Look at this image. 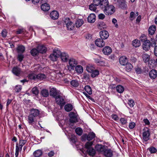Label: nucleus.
Wrapping results in <instances>:
<instances>
[{
    "label": "nucleus",
    "mask_w": 157,
    "mask_h": 157,
    "mask_svg": "<svg viewBox=\"0 0 157 157\" xmlns=\"http://www.w3.org/2000/svg\"><path fill=\"white\" fill-rule=\"evenodd\" d=\"M95 136V134L93 132H91L89 133L87 135L86 134L83 135L82 136V138L83 139L86 138L87 139L88 141H90L94 139Z\"/></svg>",
    "instance_id": "9b49d317"
},
{
    "label": "nucleus",
    "mask_w": 157,
    "mask_h": 157,
    "mask_svg": "<svg viewBox=\"0 0 157 157\" xmlns=\"http://www.w3.org/2000/svg\"><path fill=\"white\" fill-rule=\"evenodd\" d=\"M83 21L82 19H78L77 20L75 23L76 27H80L83 24Z\"/></svg>",
    "instance_id": "cd10ccee"
},
{
    "label": "nucleus",
    "mask_w": 157,
    "mask_h": 157,
    "mask_svg": "<svg viewBox=\"0 0 157 157\" xmlns=\"http://www.w3.org/2000/svg\"><path fill=\"white\" fill-rule=\"evenodd\" d=\"M41 8L44 11H48L50 9L49 5L47 3H43L41 5Z\"/></svg>",
    "instance_id": "393cba45"
},
{
    "label": "nucleus",
    "mask_w": 157,
    "mask_h": 157,
    "mask_svg": "<svg viewBox=\"0 0 157 157\" xmlns=\"http://www.w3.org/2000/svg\"><path fill=\"white\" fill-rule=\"evenodd\" d=\"M149 76L151 79H155L157 77V71L154 69L151 70L149 72Z\"/></svg>",
    "instance_id": "aec40b11"
},
{
    "label": "nucleus",
    "mask_w": 157,
    "mask_h": 157,
    "mask_svg": "<svg viewBox=\"0 0 157 157\" xmlns=\"http://www.w3.org/2000/svg\"><path fill=\"white\" fill-rule=\"evenodd\" d=\"M156 30V27L155 25H152L150 26L148 29L149 33L151 35H153Z\"/></svg>",
    "instance_id": "7c9ffc66"
},
{
    "label": "nucleus",
    "mask_w": 157,
    "mask_h": 157,
    "mask_svg": "<svg viewBox=\"0 0 157 157\" xmlns=\"http://www.w3.org/2000/svg\"><path fill=\"white\" fill-rule=\"evenodd\" d=\"M111 117L115 121H117L119 119V118L117 116L116 114H112L111 115Z\"/></svg>",
    "instance_id": "680f3d73"
},
{
    "label": "nucleus",
    "mask_w": 157,
    "mask_h": 157,
    "mask_svg": "<svg viewBox=\"0 0 157 157\" xmlns=\"http://www.w3.org/2000/svg\"><path fill=\"white\" fill-rule=\"evenodd\" d=\"M71 84L73 87H77L79 85L78 81L76 80H72L71 82Z\"/></svg>",
    "instance_id": "4c0bfd02"
},
{
    "label": "nucleus",
    "mask_w": 157,
    "mask_h": 157,
    "mask_svg": "<svg viewBox=\"0 0 157 157\" xmlns=\"http://www.w3.org/2000/svg\"><path fill=\"white\" fill-rule=\"evenodd\" d=\"M25 30L23 29H19L16 31V33L17 34H22L24 32Z\"/></svg>",
    "instance_id": "e2e57ef3"
},
{
    "label": "nucleus",
    "mask_w": 157,
    "mask_h": 157,
    "mask_svg": "<svg viewBox=\"0 0 157 157\" xmlns=\"http://www.w3.org/2000/svg\"><path fill=\"white\" fill-rule=\"evenodd\" d=\"M90 73H91V76L93 78L96 77L99 74V71L96 69H94L93 71H92Z\"/></svg>",
    "instance_id": "ea45409f"
},
{
    "label": "nucleus",
    "mask_w": 157,
    "mask_h": 157,
    "mask_svg": "<svg viewBox=\"0 0 157 157\" xmlns=\"http://www.w3.org/2000/svg\"><path fill=\"white\" fill-rule=\"evenodd\" d=\"M78 64V62L75 59L73 58H71L69 60V64L68 66V69L71 70H74L76 65Z\"/></svg>",
    "instance_id": "0eeeda50"
},
{
    "label": "nucleus",
    "mask_w": 157,
    "mask_h": 157,
    "mask_svg": "<svg viewBox=\"0 0 157 157\" xmlns=\"http://www.w3.org/2000/svg\"><path fill=\"white\" fill-rule=\"evenodd\" d=\"M128 62L127 59L125 56L121 57L119 58V62L121 65H125L128 63Z\"/></svg>",
    "instance_id": "4be33fe9"
},
{
    "label": "nucleus",
    "mask_w": 157,
    "mask_h": 157,
    "mask_svg": "<svg viewBox=\"0 0 157 157\" xmlns=\"http://www.w3.org/2000/svg\"><path fill=\"white\" fill-rule=\"evenodd\" d=\"M7 34V32L6 29L3 30L2 32V35L3 37H6Z\"/></svg>",
    "instance_id": "69168bd1"
},
{
    "label": "nucleus",
    "mask_w": 157,
    "mask_h": 157,
    "mask_svg": "<svg viewBox=\"0 0 157 157\" xmlns=\"http://www.w3.org/2000/svg\"><path fill=\"white\" fill-rule=\"evenodd\" d=\"M27 141L26 140H20L19 142V148L20 150H22V148L24 145L26 143Z\"/></svg>",
    "instance_id": "473e14b6"
},
{
    "label": "nucleus",
    "mask_w": 157,
    "mask_h": 157,
    "mask_svg": "<svg viewBox=\"0 0 157 157\" xmlns=\"http://www.w3.org/2000/svg\"><path fill=\"white\" fill-rule=\"evenodd\" d=\"M116 89L117 92L120 93H123L124 90V87L120 85L117 86L116 87Z\"/></svg>",
    "instance_id": "e433bc0d"
},
{
    "label": "nucleus",
    "mask_w": 157,
    "mask_h": 157,
    "mask_svg": "<svg viewBox=\"0 0 157 157\" xmlns=\"http://www.w3.org/2000/svg\"><path fill=\"white\" fill-rule=\"evenodd\" d=\"M96 45L99 47H102L105 45V43L103 39L101 38L98 39L95 41Z\"/></svg>",
    "instance_id": "f8f14e48"
},
{
    "label": "nucleus",
    "mask_w": 157,
    "mask_h": 157,
    "mask_svg": "<svg viewBox=\"0 0 157 157\" xmlns=\"http://www.w3.org/2000/svg\"><path fill=\"white\" fill-rule=\"evenodd\" d=\"M55 99L57 104L60 105L61 107L63 106L65 104V102L63 98L59 95L57 96Z\"/></svg>",
    "instance_id": "1a4fd4ad"
},
{
    "label": "nucleus",
    "mask_w": 157,
    "mask_h": 157,
    "mask_svg": "<svg viewBox=\"0 0 157 157\" xmlns=\"http://www.w3.org/2000/svg\"><path fill=\"white\" fill-rule=\"evenodd\" d=\"M84 89L88 94L90 95L92 94V91L90 87L89 86H86L85 87Z\"/></svg>",
    "instance_id": "79ce46f5"
},
{
    "label": "nucleus",
    "mask_w": 157,
    "mask_h": 157,
    "mask_svg": "<svg viewBox=\"0 0 157 157\" xmlns=\"http://www.w3.org/2000/svg\"><path fill=\"white\" fill-rule=\"evenodd\" d=\"M75 69L76 71L78 73L81 74L83 72V68L80 65L77 66L75 67Z\"/></svg>",
    "instance_id": "c756f323"
},
{
    "label": "nucleus",
    "mask_w": 157,
    "mask_h": 157,
    "mask_svg": "<svg viewBox=\"0 0 157 157\" xmlns=\"http://www.w3.org/2000/svg\"><path fill=\"white\" fill-rule=\"evenodd\" d=\"M151 42L149 40H147L143 43V48L144 50L147 51L150 49L151 47H153L154 45H156V41L154 39H152L151 38Z\"/></svg>",
    "instance_id": "f257e3e1"
},
{
    "label": "nucleus",
    "mask_w": 157,
    "mask_h": 157,
    "mask_svg": "<svg viewBox=\"0 0 157 157\" xmlns=\"http://www.w3.org/2000/svg\"><path fill=\"white\" fill-rule=\"evenodd\" d=\"M101 0H93V3L95 6H98L100 5Z\"/></svg>",
    "instance_id": "13d9d810"
},
{
    "label": "nucleus",
    "mask_w": 157,
    "mask_h": 157,
    "mask_svg": "<svg viewBox=\"0 0 157 157\" xmlns=\"http://www.w3.org/2000/svg\"><path fill=\"white\" fill-rule=\"evenodd\" d=\"M41 94L44 97H47L49 95V92L48 90L46 89H44L40 92Z\"/></svg>",
    "instance_id": "2f4dec72"
},
{
    "label": "nucleus",
    "mask_w": 157,
    "mask_h": 157,
    "mask_svg": "<svg viewBox=\"0 0 157 157\" xmlns=\"http://www.w3.org/2000/svg\"><path fill=\"white\" fill-rule=\"evenodd\" d=\"M36 75L34 73L30 74L28 76L29 78L31 79H36Z\"/></svg>",
    "instance_id": "864d4df0"
},
{
    "label": "nucleus",
    "mask_w": 157,
    "mask_h": 157,
    "mask_svg": "<svg viewBox=\"0 0 157 157\" xmlns=\"http://www.w3.org/2000/svg\"><path fill=\"white\" fill-rule=\"evenodd\" d=\"M39 113L40 112L38 109H33L31 110L30 114L34 117H36L39 115Z\"/></svg>",
    "instance_id": "bb28decb"
},
{
    "label": "nucleus",
    "mask_w": 157,
    "mask_h": 157,
    "mask_svg": "<svg viewBox=\"0 0 157 157\" xmlns=\"http://www.w3.org/2000/svg\"><path fill=\"white\" fill-rule=\"evenodd\" d=\"M102 52L104 54L106 55H109L112 52L111 48L108 46H105L102 49Z\"/></svg>",
    "instance_id": "ddd939ff"
},
{
    "label": "nucleus",
    "mask_w": 157,
    "mask_h": 157,
    "mask_svg": "<svg viewBox=\"0 0 157 157\" xmlns=\"http://www.w3.org/2000/svg\"><path fill=\"white\" fill-rule=\"evenodd\" d=\"M125 65H126L125 67L126 70L128 72L131 71L133 68V66L131 64L127 63Z\"/></svg>",
    "instance_id": "49530a36"
},
{
    "label": "nucleus",
    "mask_w": 157,
    "mask_h": 157,
    "mask_svg": "<svg viewBox=\"0 0 157 157\" xmlns=\"http://www.w3.org/2000/svg\"><path fill=\"white\" fill-rule=\"evenodd\" d=\"M42 151L41 150H38L33 153V155L35 157H39L42 155Z\"/></svg>",
    "instance_id": "a19ab883"
},
{
    "label": "nucleus",
    "mask_w": 157,
    "mask_h": 157,
    "mask_svg": "<svg viewBox=\"0 0 157 157\" xmlns=\"http://www.w3.org/2000/svg\"><path fill=\"white\" fill-rule=\"evenodd\" d=\"M90 75L87 73H84L83 74V78L86 80H88L90 79Z\"/></svg>",
    "instance_id": "4d7b16f0"
},
{
    "label": "nucleus",
    "mask_w": 157,
    "mask_h": 157,
    "mask_svg": "<svg viewBox=\"0 0 157 157\" xmlns=\"http://www.w3.org/2000/svg\"><path fill=\"white\" fill-rule=\"evenodd\" d=\"M109 5V2L108 0H102L100 6L101 8L104 9Z\"/></svg>",
    "instance_id": "6ab92c4d"
},
{
    "label": "nucleus",
    "mask_w": 157,
    "mask_h": 157,
    "mask_svg": "<svg viewBox=\"0 0 157 157\" xmlns=\"http://www.w3.org/2000/svg\"><path fill=\"white\" fill-rule=\"evenodd\" d=\"M95 68L93 65L91 64L87 65L86 67V71L89 73H91L92 71H93Z\"/></svg>",
    "instance_id": "c85d7f7f"
},
{
    "label": "nucleus",
    "mask_w": 157,
    "mask_h": 157,
    "mask_svg": "<svg viewBox=\"0 0 157 157\" xmlns=\"http://www.w3.org/2000/svg\"><path fill=\"white\" fill-rule=\"evenodd\" d=\"M135 124L134 122H131L129 124V128L131 129L134 128L135 126Z\"/></svg>",
    "instance_id": "338daca9"
},
{
    "label": "nucleus",
    "mask_w": 157,
    "mask_h": 157,
    "mask_svg": "<svg viewBox=\"0 0 157 157\" xmlns=\"http://www.w3.org/2000/svg\"><path fill=\"white\" fill-rule=\"evenodd\" d=\"M35 117L32 116L30 114L29 115L28 117V121L29 124L30 125H32L34 122Z\"/></svg>",
    "instance_id": "f704fd0d"
},
{
    "label": "nucleus",
    "mask_w": 157,
    "mask_h": 157,
    "mask_svg": "<svg viewBox=\"0 0 157 157\" xmlns=\"http://www.w3.org/2000/svg\"><path fill=\"white\" fill-rule=\"evenodd\" d=\"M96 16L94 13H91L89 16L87 20L89 22L93 23L95 21Z\"/></svg>",
    "instance_id": "5701e85b"
},
{
    "label": "nucleus",
    "mask_w": 157,
    "mask_h": 157,
    "mask_svg": "<svg viewBox=\"0 0 157 157\" xmlns=\"http://www.w3.org/2000/svg\"><path fill=\"white\" fill-rule=\"evenodd\" d=\"M50 95L56 98L57 96L59 95V93L56 90V89L55 88H51L50 90Z\"/></svg>",
    "instance_id": "4468645a"
},
{
    "label": "nucleus",
    "mask_w": 157,
    "mask_h": 157,
    "mask_svg": "<svg viewBox=\"0 0 157 157\" xmlns=\"http://www.w3.org/2000/svg\"><path fill=\"white\" fill-rule=\"evenodd\" d=\"M150 134L149 129L144 128L143 130L142 138L144 141H147L150 138Z\"/></svg>",
    "instance_id": "39448f33"
},
{
    "label": "nucleus",
    "mask_w": 157,
    "mask_h": 157,
    "mask_svg": "<svg viewBox=\"0 0 157 157\" xmlns=\"http://www.w3.org/2000/svg\"><path fill=\"white\" fill-rule=\"evenodd\" d=\"M31 92L35 96L37 95L39 93V91L37 88L36 87H34L32 88Z\"/></svg>",
    "instance_id": "c03bdc74"
},
{
    "label": "nucleus",
    "mask_w": 157,
    "mask_h": 157,
    "mask_svg": "<svg viewBox=\"0 0 157 157\" xmlns=\"http://www.w3.org/2000/svg\"><path fill=\"white\" fill-rule=\"evenodd\" d=\"M135 70L136 73L138 74H140L142 72L141 69L138 67H137L135 68Z\"/></svg>",
    "instance_id": "052dcab7"
},
{
    "label": "nucleus",
    "mask_w": 157,
    "mask_h": 157,
    "mask_svg": "<svg viewBox=\"0 0 157 157\" xmlns=\"http://www.w3.org/2000/svg\"><path fill=\"white\" fill-rule=\"evenodd\" d=\"M17 51L19 53H22L25 51V47L22 45H20L17 47Z\"/></svg>",
    "instance_id": "58836bf2"
},
{
    "label": "nucleus",
    "mask_w": 157,
    "mask_h": 157,
    "mask_svg": "<svg viewBox=\"0 0 157 157\" xmlns=\"http://www.w3.org/2000/svg\"><path fill=\"white\" fill-rule=\"evenodd\" d=\"M70 122L72 123H75L78 121L77 114L73 112H71L69 114Z\"/></svg>",
    "instance_id": "9d476101"
},
{
    "label": "nucleus",
    "mask_w": 157,
    "mask_h": 157,
    "mask_svg": "<svg viewBox=\"0 0 157 157\" xmlns=\"http://www.w3.org/2000/svg\"><path fill=\"white\" fill-rule=\"evenodd\" d=\"M149 151L151 154L155 153L157 151V149L153 147H152L148 148Z\"/></svg>",
    "instance_id": "09e8293b"
},
{
    "label": "nucleus",
    "mask_w": 157,
    "mask_h": 157,
    "mask_svg": "<svg viewBox=\"0 0 157 157\" xmlns=\"http://www.w3.org/2000/svg\"><path fill=\"white\" fill-rule=\"evenodd\" d=\"M112 23L115 25V26L116 28H118V25L117 24V20L115 18H113L112 20Z\"/></svg>",
    "instance_id": "0e129e2a"
},
{
    "label": "nucleus",
    "mask_w": 157,
    "mask_h": 157,
    "mask_svg": "<svg viewBox=\"0 0 157 157\" xmlns=\"http://www.w3.org/2000/svg\"><path fill=\"white\" fill-rule=\"evenodd\" d=\"M36 79L43 80L46 78L45 75L44 74H38L36 76Z\"/></svg>",
    "instance_id": "de8ad7c7"
},
{
    "label": "nucleus",
    "mask_w": 157,
    "mask_h": 157,
    "mask_svg": "<svg viewBox=\"0 0 157 157\" xmlns=\"http://www.w3.org/2000/svg\"><path fill=\"white\" fill-rule=\"evenodd\" d=\"M100 35L101 38L102 39H106L109 36L108 32L105 30L101 31L100 32Z\"/></svg>",
    "instance_id": "dca6fc26"
},
{
    "label": "nucleus",
    "mask_w": 157,
    "mask_h": 157,
    "mask_svg": "<svg viewBox=\"0 0 157 157\" xmlns=\"http://www.w3.org/2000/svg\"><path fill=\"white\" fill-rule=\"evenodd\" d=\"M140 40L143 43L148 40L147 39L146 36L144 34L142 35L140 37Z\"/></svg>",
    "instance_id": "5fc2aeb1"
},
{
    "label": "nucleus",
    "mask_w": 157,
    "mask_h": 157,
    "mask_svg": "<svg viewBox=\"0 0 157 157\" xmlns=\"http://www.w3.org/2000/svg\"><path fill=\"white\" fill-rule=\"evenodd\" d=\"M103 154L106 157H112L113 155V152L110 149L106 150L103 152Z\"/></svg>",
    "instance_id": "412c9836"
},
{
    "label": "nucleus",
    "mask_w": 157,
    "mask_h": 157,
    "mask_svg": "<svg viewBox=\"0 0 157 157\" xmlns=\"http://www.w3.org/2000/svg\"><path fill=\"white\" fill-rule=\"evenodd\" d=\"M150 56L148 54L144 53L143 55V58L145 63L148 62L150 59Z\"/></svg>",
    "instance_id": "c9c22d12"
},
{
    "label": "nucleus",
    "mask_w": 157,
    "mask_h": 157,
    "mask_svg": "<svg viewBox=\"0 0 157 157\" xmlns=\"http://www.w3.org/2000/svg\"><path fill=\"white\" fill-rule=\"evenodd\" d=\"M63 24L64 26H66L67 29L68 30H72L75 28L74 24L69 18L65 19L63 22Z\"/></svg>",
    "instance_id": "7ed1b4c3"
},
{
    "label": "nucleus",
    "mask_w": 157,
    "mask_h": 157,
    "mask_svg": "<svg viewBox=\"0 0 157 157\" xmlns=\"http://www.w3.org/2000/svg\"><path fill=\"white\" fill-rule=\"evenodd\" d=\"M72 105L71 104H67L64 106L65 110L67 112H70L73 109Z\"/></svg>",
    "instance_id": "72a5a7b5"
},
{
    "label": "nucleus",
    "mask_w": 157,
    "mask_h": 157,
    "mask_svg": "<svg viewBox=\"0 0 157 157\" xmlns=\"http://www.w3.org/2000/svg\"><path fill=\"white\" fill-rule=\"evenodd\" d=\"M93 144V143L91 142H88L85 145V148L86 149V151L87 153L90 155L93 156L95 153V151L94 149L91 146Z\"/></svg>",
    "instance_id": "f03ea898"
},
{
    "label": "nucleus",
    "mask_w": 157,
    "mask_h": 157,
    "mask_svg": "<svg viewBox=\"0 0 157 157\" xmlns=\"http://www.w3.org/2000/svg\"><path fill=\"white\" fill-rule=\"evenodd\" d=\"M60 58L62 61L67 62V61L69 56L65 52L61 53L60 52Z\"/></svg>",
    "instance_id": "f3484780"
},
{
    "label": "nucleus",
    "mask_w": 157,
    "mask_h": 157,
    "mask_svg": "<svg viewBox=\"0 0 157 157\" xmlns=\"http://www.w3.org/2000/svg\"><path fill=\"white\" fill-rule=\"evenodd\" d=\"M31 54L33 56H35L37 55L39 52L38 49L36 48H33L31 51Z\"/></svg>",
    "instance_id": "a18cd8bd"
},
{
    "label": "nucleus",
    "mask_w": 157,
    "mask_h": 157,
    "mask_svg": "<svg viewBox=\"0 0 157 157\" xmlns=\"http://www.w3.org/2000/svg\"><path fill=\"white\" fill-rule=\"evenodd\" d=\"M60 51L57 50L53 51V53L50 55V58L51 59L54 61L57 60L58 58L60 56Z\"/></svg>",
    "instance_id": "6e6552de"
},
{
    "label": "nucleus",
    "mask_w": 157,
    "mask_h": 157,
    "mask_svg": "<svg viewBox=\"0 0 157 157\" xmlns=\"http://www.w3.org/2000/svg\"><path fill=\"white\" fill-rule=\"evenodd\" d=\"M104 13L107 15H110L115 11V8L112 5H109L103 9Z\"/></svg>",
    "instance_id": "20e7f679"
},
{
    "label": "nucleus",
    "mask_w": 157,
    "mask_h": 157,
    "mask_svg": "<svg viewBox=\"0 0 157 157\" xmlns=\"http://www.w3.org/2000/svg\"><path fill=\"white\" fill-rule=\"evenodd\" d=\"M106 146L101 144H98L95 146V148L97 151L99 152H102V153H103L105 150H106Z\"/></svg>",
    "instance_id": "2eb2a0df"
},
{
    "label": "nucleus",
    "mask_w": 157,
    "mask_h": 157,
    "mask_svg": "<svg viewBox=\"0 0 157 157\" xmlns=\"http://www.w3.org/2000/svg\"><path fill=\"white\" fill-rule=\"evenodd\" d=\"M12 71L13 73L17 76H18L21 72V69L17 67H14Z\"/></svg>",
    "instance_id": "b1692460"
},
{
    "label": "nucleus",
    "mask_w": 157,
    "mask_h": 157,
    "mask_svg": "<svg viewBox=\"0 0 157 157\" xmlns=\"http://www.w3.org/2000/svg\"><path fill=\"white\" fill-rule=\"evenodd\" d=\"M75 132L77 134L81 136L82 133V129L80 128H77L75 129Z\"/></svg>",
    "instance_id": "8fccbe9b"
},
{
    "label": "nucleus",
    "mask_w": 157,
    "mask_h": 157,
    "mask_svg": "<svg viewBox=\"0 0 157 157\" xmlns=\"http://www.w3.org/2000/svg\"><path fill=\"white\" fill-rule=\"evenodd\" d=\"M115 4L118 6L122 9H125L127 7V4L124 0H113Z\"/></svg>",
    "instance_id": "423d86ee"
},
{
    "label": "nucleus",
    "mask_w": 157,
    "mask_h": 157,
    "mask_svg": "<svg viewBox=\"0 0 157 157\" xmlns=\"http://www.w3.org/2000/svg\"><path fill=\"white\" fill-rule=\"evenodd\" d=\"M128 104L130 107H133L135 104L134 101L132 100H130L128 101Z\"/></svg>",
    "instance_id": "774afa93"
},
{
    "label": "nucleus",
    "mask_w": 157,
    "mask_h": 157,
    "mask_svg": "<svg viewBox=\"0 0 157 157\" xmlns=\"http://www.w3.org/2000/svg\"><path fill=\"white\" fill-rule=\"evenodd\" d=\"M59 14L58 12L54 10L52 11L50 14V17L53 20H56L59 17Z\"/></svg>",
    "instance_id": "a211bd4d"
},
{
    "label": "nucleus",
    "mask_w": 157,
    "mask_h": 157,
    "mask_svg": "<svg viewBox=\"0 0 157 157\" xmlns=\"http://www.w3.org/2000/svg\"><path fill=\"white\" fill-rule=\"evenodd\" d=\"M22 89V86L21 85H17L15 86L14 90L17 93H18L21 91Z\"/></svg>",
    "instance_id": "3c124183"
},
{
    "label": "nucleus",
    "mask_w": 157,
    "mask_h": 157,
    "mask_svg": "<svg viewBox=\"0 0 157 157\" xmlns=\"http://www.w3.org/2000/svg\"><path fill=\"white\" fill-rule=\"evenodd\" d=\"M37 48L39 53H45L46 51V48L43 45H40L38 46Z\"/></svg>",
    "instance_id": "a878e982"
},
{
    "label": "nucleus",
    "mask_w": 157,
    "mask_h": 157,
    "mask_svg": "<svg viewBox=\"0 0 157 157\" xmlns=\"http://www.w3.org/2000/svg\"><path fill=\"white\" fill-rule=\"evenodd\" d=\"M20 149H19V146H18V144H17L16 145V152L15 153V155L16 157H18V155L19 154V151Z\"/></svg>",
    "instance_id": "6e6d98bb"
},
{
    "label": "nucleus",
    "mask_w": 157,
    "mask_h": 157,
    "mask_svg": "<svg viewBox=\"0 0 157 157\" xmlns=\"http://www.w3.org/2000/svg\"><path fill=\"white\" fill-rule=\"evenodd\" d=\"M132 44L133 46L137 47L140 45V43L139 40L136 39L133 41Z\"/></svg>",
    "instance_id": "37998d69"
},
{
    "label": "nucleus",
    "mask_w": 157,
    "mask_h": 157,
    "mask_svg": "<svg viewBox=\"0 0 157 157\" xmlns=\"http://www.w3.org/2000/svg\"><path fill=\"white\" fill-rule=\"evenodd\" d=\"M136 17L135 13L133 12H131L130 14V19L131 21L133 20Z\"/></svg>",
    "instance_id": "bf43d9fd"
},
{
    "label": "nucleus",
    "mask_w": 157,
    "mask_h": 157,
    "mask_svg": "<svg viewBox=\"0 0 157 157\" xmlns=\"http://www.w3.org/2000/svg\"><path fill=\"white\" fill-rule=\"evenodd\" d=\"M96 6H95V5H94L93 3H92L91 4L89 5V9L91 11H95L97 9V8L96 7Z\"/></svg>",
    "instance_id": "603ef678"
}]
</instances>
